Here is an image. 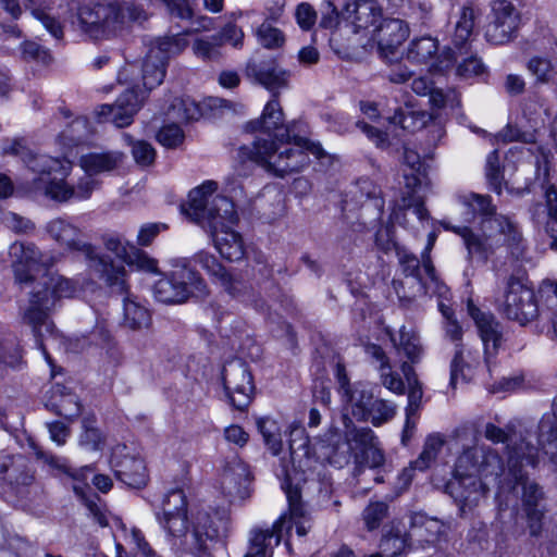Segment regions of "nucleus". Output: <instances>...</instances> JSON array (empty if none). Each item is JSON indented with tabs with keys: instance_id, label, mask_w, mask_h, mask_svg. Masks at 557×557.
Listing matches in <instances>:
<instances>
[{
	"instance_id": "obj_53",
	"label": "nucleus",
	"mask_w": 557,
	"mask_h": 557,
	"mask_svg": "<svg viewBox=\"0 0 557 557\" xmlns=\"http://www.w3.org/2000/svg\"><path fill=\"white\" fill-rule=\"evenodd\" d=\"M166 115L176 122L198 120L201 115L199 106L189 98H175L170 104Z\"/></svg>"
},
{
	"instance_id": "obj_42",
	"label": "nucleus",
	"mask_w": 557,
	"mask_h": 557,
	"mask_svg": "<svg viewBox=\"0 0 557 557\" xmlns=\"http://www.w3.org/2000/svg\"><path fill=\"white\" fill-rule=\"evenodd\" d=\"M396 255L403 273L414 280L417 293L412 297L417 294H425L426 287L422 276V272H424L422 260L420 261L416 255L405 248H397Z\"/></svg>"
},
{
	"instance_id": "obj_11",
	"label": "nucleus",
	"mask_w": 557,
	"mask_h": 557,
	"mask_svg": "<svg viewBox=\"0 0 557 557\" xmlns=\"http://www.w3.org/2000/svg\"><path fill=\"white\" fill-rule=\"evenodd\" d=\"M137 73V67L134 65H125L117 74V81L121 84H127L131 87L122 92L114 103L101 104L97 109V115L100 119L111 121L116 127H126L134 121V116L138 113L146 101V91H137L135 87V77H131Z\"/></svg>"
},
{
	"instance_id": "obj_58",
	"label": "nucleus",
	"mask_w": 557,
	"mask_h": 557,
	"mask_svg": "<svg viewBox=\"0 0 557 557\" xmlns=\"http://www.w3.org/2000/svg\"><path fill=\"white\" fill-rule=\"evenodd\" d=\"M409 533L400 531H391L381 540L380 547L388 557H397L409 548Z\"/></svg>"
},
{
	"instance_id": "obj_39",
	"label": "nucleus",
	"mask_w": 557,
	"mask_h": 557,
	"mask_svg": "<svg viewBox=\"0 0 557 557\" xmlns=\"http://www.w3.org/2000/svg\"><path fill=\"white\" fill-rule=\"evenodd\" d=\"M92 135V128L87 117L79 116L73 120L58 136L60 145L73 148L85 144Z\"/></svg>"
},
{
	"instance_id": "obj_60",
	"label": "nucleus",
	"mask_w": 557,
	"mask_h": 557,
	"mask_svg": "<svg viewBox=\"0 0 557 557\" xmlns=\"http://www.w3.org/2000/svg\"><path fill=\"white\" fill-rule=\"evenodd\" d=\"M79 445L86 450H101L104 441L100 431L95 426L94 418H85L83 420V433L79 436Z\"/></svg>"
},
{
	"instance_id": "obj_51",
	"label": "nucleus",
	"mask_w": 557,
	"mask_h": 557,
	"mask_svg": "<svg viewBox=\"0 0 557 557\" xmlns=\"http://www.w3.org/2000/svg\"><path fill=\"white\" fill-rule=\"evenodd\" d=\"M474 21L475 13L473 8L469 5L462 7L455 23L453 35V42L457 48L461 49L468 41L473 32Z\"/></svg>"
},
{
	"instance_id": "obj_7",
	"label": "nucleus",
	"mask_w": 557,
	"mask_h": 557,
	"mask_svg": "<svg viewBox=\"0 0 557 557\" xmlns=\"http://www.w3.org/2000/svg\"><path fill=\"white\" fill-rule=\"evenodd\" d=\"M146 20L143 8L117 0H101L83 4L77 10L81 30L94 40L110 39L120 35L129 22Z\"/></svg>"
},
{
	"instance_id": "obj_10",
	"label": "nucleus",
	"mask_w": 557,
	"mask_h": 557,
	"mask_svg": "<svg viewBox=\"0 0 557 557\" xmlns=\"http://www.w3.org/2000/svg\"><path fill=\"white\" fill-rule=\"evenodd\" d=\"M207 293L203 278L186 263L176 267L153 286L156 299L163 304H183L190 297H203Z\"/></svg>"
},
{
	"instance_id": "obj_25",
	"label": "nucleus",
	"mask_w": 557,
	"mask_h": 557,
	"mask_svg": "<svg viewBox=\"0 0 557 557\" xmlns=\"http://www.w3.org/2000/svg\"><path fill=\"white\" fill-rule=\"evenodd\" d=\"M544 201H537L529 207V214L536 226H542L550 237V248L557 250V184L549 186L544 195Z\"/></svg>"
},
{
	"instance_id": "obj_15",
	"label": "nucleus",
	"mask_w": 557,
	"mask_h": 557,
	"mask_svg": "<svg viewBox=\"0 0 557 557\" xmlns=\"http://www.w3.org/2000/svg\"><path fill=\"white\" fill-rule=\"evenodd\" d=\"M15 281L29 284L40 272L53 265V258L42 253L34 244L15 242L10 247Z\"/></svg>"
},
{
	"instance_id": "obj_63",
	"label": "nucleus",
	"mask_w": 557,
	"mask_h": 557,
	"mask_svg": "<svg viewBox=\"0 0 557 557\" xmlns=\"http://www.w3.org/2000/svg\"><path fill=\"white\" fill-rule=\"evenodd\" d=\"M125 140L132 146V154L137 164L149 166L154 162L156 150L151 144L145 140H133L131 135H124Z\"/></svg>"
},
{
	"instance_id": "obj_5",
	"label": "nucleus",
	"mask_w": 557,
	"mask_h": 557,
	"mask_svg": "<svg viewBox=\"0 0 557 557\" xmlns=\"http://www.w3.org/2000/svg\"><path fill=\"white\" fill-rule=\"evenodd\" d=\"M343 423L346 429L344 440L335 426L319 438L322 456L336 468L348 465L351 458L359 467H381L385 458L374 432L370 428H356L347 413L343 414Z\"/></svg>"
},
{
	"instance_id": "obj_57",
	"label": "nucleus",
	"mask_w": 557,
	"mask_h": 557,
	"mask_svg": "<svg viewBox=\"0 0 557 557\" xmlns=\"http://www.w3.org/2000/svg\"><path fill=\"white\" fill-rule=\"evenodd\" d=\"M191 49L194 54L203 61H218L222 57L220 39L214 35L197 38Z\"/></svg>"
},
{
	"instance_id": "obj_3",
	"label": "nucleus",
	"mask_w": 557,
	"mask_h": 557,
	"mask_svg": "<svg viewBox=\"0 0 557 557\" xmlns=\"http://www.w3.org/2000/svg\"><path fill=\"white\" fill-rule=\"evenodd\" d=\"M157 519L170 536L172 549L176 553L203 556L208 542L219 539L222 521L207 511H198L193 519L191 529L187 527V502L184 491L172 488L164 494L161 511Z\"/></svg>"
},
{
	"instance_id": "obj_14",
	"label": "nucleus",
	"mask_w": 557,
	"mask_h": 557,
	"mask_svg": "<svg viewBox=\"0 0 557 557\" xmlns=\"http://www.w3.org/2000/svg\"><path fill=\"white\" fill-rule=\"evenodd\" d=\"M502 313L509 320L527 324L534 318L540 319L541 308L539 307L532 288L527 286L517 277H509L502 302Z\"/></svg>"
},
{
	"instance_id": "obj_13",
	"label": "nucleus",
	"mask_w": 557,
	"mask_h": 557,
	"mask_svg": "<svg viewBox=\"0 0 557 557\" xmlns=\"http://www.w3.org/2000/svg\"><path fill=\"white\" fill-rule=\"evenodd\" d=\"M301 128H307V125L300 121L284 123V114L276 95L265 104L261 116L246 125L248 132H259L257 137L273 140L275 145H284V141H289L293 133H297Z\"/></svg>"
},
{
	"instance_id": "obj_47",
	"label": "nucleus",
	"mask_w": 557,
	"mask_h": 557,
	"mask_svg": "<svg viewBox=\"0 0 557 557\" xmlns=\"http://www.w3.org/2000/svg\"><path fill=\"white\" fill-rule=\"evenodd\" d=\"M123 299L124 324L132 330L146 327L150 323L149 311L129 297L128 289Z\"/></svg>"
},
{
	"instance_id": "obj_17",
	"label": "nucleus",
	"mask_w": 557,
	"mask_h": 557,
	"mask_svg": "<svg viewBox=\"0 0 557 557\" xmlns=\"http://www.w3.org/2000/svg\"><path fill=\"white\" fill-rule=\"evenodd\" d=\"M224 388L231 404L238 410H245L255 389L252 375L246 362L235 359L227 362L222 371Z\"/></svg>"
},
{
	"instance_id": "obj_49",
	"label": "nucleus",
	"mask_w": 557,
	"mask_h": 557,
	"mask_svg": "<svg viewBox=\"0 0 557 557\" xmlns=\"http://www.w3.org/2000/svg\"><path fill=\"white\" fill-rule=\"evenodd\" d=\"M523 117L530 123V127L536 128L544 124V116L548 115L545 99L537 94L530 95L522 103Z\"/></svg>"
},
{
	"instance_id": "obj_19",
	"label": "nucleus",
	"mask_w": 557,
	"mask_h": 557,
	"mask_svg": "<svg viewBox=\"0 0 557 557\" xmlns=\"http://www.w3.org/2000/svg\"><path fill=\"white\" fill-rule=\"evenodd\" d=\"M111 467L116 478L133 488H141L148 480L144 459L125 444H117L112 449Z\"/></svg>"
},
{
	"instance_id": "obj_22",
	"label": "nucleus",
	"mask_w": 557,
	"mask_h": 557,
	"mask_svg": "<svg viewBox=\"0 0 557 557\" xmlns=\"http://www.w3.org/2000/svg\"><path fill=\"white\" fill-rule=\"evenodd\" d=\"M0 480L7 484L12 494L24 498L28 486L34 482V474L24 456L2 453L0 454Z\"/></svg>"
},
{
	"instance_id": "obj_37",
	"label": "nucleus",
	"mask_w": 557,
	"mask_h": 557,
	"mask_svg": "<svg viewBox=\"0 0 557 557\" xmlns=\"http://www.w3.org/2000/svg\"><path fill=\"white\" fill-rule=\"evenodd\" d=\"M123 160V153L117 151L92 152L82 156L79 163L86 174L95 175L116 169Z\"/></svg>"
},
{
	"instance_id": "obj_33",
	"label": "nucleus",
	"mask_w": 557,
	"mask_h": 557,
	"mask_svg": "<svg viewBox=\"0 0 557 557\" xmlns=\"http://www.w3.org/2000/svg\"><path fill=\"white\" fill-rule=\"evenodd\" d=\"M366 351L369 356L375 359L379 364V371L382 384L391 392L401 395L405 393V384L401 377L392 371L389 360L386 357L383 348L376 344H370L367 346Z\"/></svg>"
},
{
	"instance_id": "obj_46",
	"label": "nucleus",
	"mask_w": 557,
	"mask_h": 557,
	"mask_svg": "<svg viewBox=\"0 0 557 557\" xmlns=\"http://www.w3.org/2000/svg\"><path fill=\"white\" fill-rule=\"evenodd\" d=\"M103 245L109 252H112L116 260H113L110 256L106 255L114 264H119L123 268L125 274V288L124 290H111L113 294H124L127 290V272L125 270L124 264L126 263L128 256L131 253L132 244L124 242L122 237L115 234H108L103 236ZM101 255V252H99ZM104 256V253H102Z\"/></svg>"
},
{
	"instance_id": "obj_2",
	"label": "nucleus",
	"mask_w": 557,
	"mask_h": 557,
	"mask_svg": "<svg viewBox=\"0 0 557 557\" xmlns=\"http://www.w3.org/2000/svg\"><path fill=\"white\" fill-rule=\"evenodd\" d=\"M215 189L216 183L208 181L190 190L182 212L208 230L214 247L224 259L237 261L244 257L242 236L233 228L238 216L233 201L215 194Z\"/></svg>"
},
{
	"instance_id": "obj_62",
	"label": "nucleus",
	"mask_w": 557,
	"mask_h": 557,
	"mask_svg": "<svg viewBox=\"0 0 557 557\" xmlns=\"http://www.w3.org/2000/svg\"><path fill=\"white\" fill-rule=\"evenodd\" d=\"M527 69L539 84H547L554 81L555 71L550 60L547 58L532 57L527 63Z\"/></svg>"
},
{
	"instance_id": "obj_8",
	"label": "nucleus",
	"mask_w": 557,
	"mask_h": 557,
	"mask_svg": "<svg viewBox=\"0 0 557 557\" xmlns=\"http://www.w3.org/2000/svg\"><path fill=\"white\" fill-rule=\"evenodd\" d=\"M47 233L70 251H81L88 260L91 273L102 281L111 290H124L125 274L121 265L114 264L108 257L102 256L91 245L84 240V235L71 222L58 218L46 225Z\"/></svg>"
},
{
	"instance_id": "obj_41",
	"label": "nucleus",
	"mask_w": 557,
	"mask_h": 557,
	"mask_svg": "<svg viewBox=\"0 0 557 557\" xmlns=\"http://www.w3.org/2000/svg\"><path fill=\"white\" fill-rule=\"evenodd\" d=\"M189 32H183L175 35H169L160 37L156 40V44L150 48V54H154L157 58L168 63V60L176 54H180L188 46L186 35Z\"/></svg>"
},
{
	"instance_id": "obj_40",
	"label": "nucleus",
	"mask_w": 557,
	"mask_h": 557,
	"mask_svg": "<svg viewBox=\"0 0 557 557\" xmlns=\"http://www.w3.org/2000/svg\"><path fill=\"white\" fill-rule=\"evenodd\" d=\"M219 283L233 298L252 305L258 310L263 309L264 302L261 299H257L251 286L244 280L227 273Z\"/></svg>"
},
{
	"instance_id": "obj_35",
	"label": "nucleus",
	"mask_w": 557,
	"mask_h": 557,
	"mask_svg": "<svg viewBox=\"0 0 557 557\" xmlns=\"http://www.w3.org/2000/svg\"><path fill=\"white\" fill-rule=\"evenodd\" d=\"M343 401L350 409L351 414L359 421H367L369 418L368 408L373 400V393L361 382L354 383V387L343 397Z\"/></svg>"
},
{
	"instance_id": "obj_28",
	"label": "nucleus",
	"mask_w": 557,
	"mask_h": 557,
	"mask_svg": "<svg viewBox=\"0 0 557 557\" xmlns=\"http://www.w3.org/2000/svg\"><path fill=\"white\" fill-rule=\"evenodd\" d=\"M249 481L247 465L235 457L223 469L220 480L221 490L231 498V502L243 500L249 496Z\"/></svg>"
},
{
	"instance_id": "obj_1",
	"label": "nucleus",
	"mask_w": 557,
	"mask_h": 557,
	"mask_svg": "<svg viewBox=\"0 0 557 557\" xmlns=\"http://www.w3.org/2000/svg\"><path fill=\"white\" fill-rule=\"evenodd\" d=\"M461 203L466 209V221L480 220V233H474L469 226H456L449 222H442V225L462 238L469 261L486 263L503 251L516 259L523 256L525 242L518 224L510 216L497 213L490 196L469 194L461 198Z\"/></svg>"
},
{
	"instance_id": "obj_43",
	"label": "nucleus",
	"mask_w": 557,
	"mask_h": 557,
	"mask_svg": "<svg viewBox=\"0 0 557 557\" xmlns=\"http://www.w3.org/2000/svg\"><path fill=\"white\" fill-rule=\"evenodd\" d=\"M354 12L352 24L356 29L375 28L382 18V9L374 0H355Z\"/></svg>"
},
{
	"instance_id": "obj_9",
	"label": "nucleus",
	"mask_w": 557,
	"mask_h": 557,
	"mask_svg": "<svg viewBox=\"0 0 557 557\" xmlns=\"http://www.w3.org/2000/svg\"><path fill=\"white\" fill-rule=\"evenodd\" d=\"M29 164L32 172L38 174L37 181L44 185L46 195L55 201L88 199L96 187V181L89 174L82 177L76 186L69 185L65 178L72 163L66 158L42 156L32 159Z\"/></svg>"
},
{
	"instance_id": "obj_16",
	"label": "nucleus",
	"mask_w": 557,
	"mask_h": 557,
	"mask_svg": "<svg viewBox=\"0 0 557 557\" xmlns=\"http://www.w3.org/2000/svg\"><path fill=\"white\" fill-rule=\"evenodd\" d=\"M457 471H469L480 479L497 481L504 473L502 457L490 446L466 448L457 459Z\"/></svg>"
},
{
	"instance_id": "obj_56",
	"label": "nucleus",
	"mask_w": 557,
	"mask_h": 557,
	"mask_svg": "<svg viewBox=\"0 0 557 557\" xmlns=\"http://www.w3.org/2000/svg\"><path fill=\"white\" fill-rule=\"evenodd\" d=\"M445 440L441 434H431L426 437L423 450L420 456L412 462V467L420 471L429 468L436 459L437 455L444 446Z\"/></svg>"
},
{
	"instance_id": "obj_23",
	"label": "nucleus",
	"mask_w": 557,
	"mask_h": 557,
	"mask_svg": "<svg viewBox=\"0 0 557 557\" xmlns=\"http://www.w3.org/2000/svg\"><path fill=\"white\" fill-rule=\"evenodd\" d=\"M468 312L476 325L484 347V361L487 370L491 371L493 359L503 342L502 325L493 314L481 311L471 301L468 304Z\"/></svg>"
},
{
	"instance_id": "obj_21",
	"label": "nucleus",
	"mask_w": 557,
	"mask_h": 557,
	"mask_svg": "<svg viewBox=\"0 0 557 557\" xmlns=\"http://www.w3.org/2000/svg\"><path fill=\"white\" fill-rule=\"evenodd\" d=\"M446 485L449 495L459 505L462 515L475 507L488 491L487 483L469 471L458 472Z\"/></svg>"
},
{
	"instance_id": "obj_50",
	"label": "nucleus",
	"mask_w": 557,
	"mask_h": 557,
	"mask_svg": "<svg viewBox=\"0 0 557 557\" xmlns=\"http://www.w3.org/2000/svg\"><path fill=\"white\" fill-rule=\"evenodd\" d=\"M257 426L272 454L278 455L283 448L282 429L278 422L272 418L263 417L257 420Z\"/></svg>"
},
{
	"instance_id": "obj_24",
	"label": "nucleus",
	"mask_w": 557,
	"mask_h": 557,
	"mask_svg": "<svg viewBox=\"0 0 557 557\" xmlns=\"http://www.w3.org/2000/svg\"><path fill=\"white\" fill-rule=\"evenodd\" d=\"M521 474V478H517V475L511 473L515 481L522 485V510L527 518L530 534L539 536L542 532L545 513L544 506L542 505L543 492L535 482L528 480L522 470Z\"/></svg>"
},
{
	"instance_id": "obj_18",
	"label": "nucleus",
	"mask_w": 557,
	"mask_h": 557,
	"mask_svg": "<svg viewBox=\"0 0 557 557\" xmlns=\"http://www.w3.org/2000/svg\"><path fill=\"white\" fill-rule=\"evenodd\" d=\"M491 21L486 26L485 38L493 45L510 41L519 28L521 16L508 0H494L491 4Z\"/></svg>"
},
{
	"instance_id": "obj_6",
	"label": "nucleus",
	"mask_w": 557,
	"mask_h": 557,
	"mask_svg": "<svg viewBox=\"0 0 557 557\" xmlns=\"http://www.w3.org/2000/svg\"><path fill=\"white\" fill-rule=\"evenodd\" d=\"M242 151L250 160L264 168L276 176L299 172L310 162L309 153L315 158H322L323 148L319 143L310 141L307 138V128L293 133L289 141L284 145H275L263 137H256L251 147H243Z\"/></svg>"
},
{
	"instance_id": "obj_44",
	"label": "nucleus",
	"mask_w": 557,
	"mask_h": 557,
	"mask_svg": "<svg viewBox=\"0 0 557 557\" xmlns=\"http://www.w3.org/2000/svg\"><path fill=\"white\" fill-rule=\"evenodd\" d=\"M541 294L544 302L540 311V321L549 325L557 339V283L545 284Z\"/></svg>"
},
{
	"instance_id": "obj_32",
	"label": "nucleus",
	"mask_w": 557,
	"mask_h": 557,
	"mask_svg": "<svg viewBox=\"0 0 557 557\" xmlns=\"http://www.w3.org/2000/svg\"><path fill=\"white\" fill-rule=\"evenodd\" d=\"M286 496L289 504L288 515H286V522L283 525V531L289 535L293 527L296 529L298 536H306L312 528L311 518L305 512L302 506L299 503V493L297 490H288Z\"/></svg>"
},
{
	"instance_id": "obj_54",
	"label": "nucleus",
	"mask_w": 557,
	"mask_h": 557,
	"mask_svg": "<svg viewBox=\"0 0 557 557\" xmlns=\"http://www.w3.org/2000/svg\"><path fill=\"white\" fill-rule=\"evenodd\" d=\"M26 9H29L32 15L38 20L50 35L60 40L63 38V26L61 22L49 12L39 8L40 0H24Z\"/></svg>"
},
{
	"instance_id": "obj_64",
	"label": "nucleus",
	"mask_w": 557,
	"mask_h": 557,
	"mask_svg": "<svg viewBox=\"0 0 557 557\" xmlns=\"http://www.w3.org/2000/svg\"><path fill=\"white\" fill-rule=\"evenodd\" d=\"M156 138L159 144L166 148H176L183 143L185 135L178 124L173 122L163 125L157 133Z\"/></svg>"
},
{
	"instance_id": "obj_12",
	"label": "nucleus",
	"mask_w": 557,
	"mask_h": 557,
	"mask_svg": "<svg viewBox=\"0 0 557 557\" xmlns=\"http://www.w3.org/2000/svg\"><path fill=\"white\" fill-rule=\"evenodd\" d=\"M484 437L494 444H505L508 455L509 472L521 478V467L529 465L535 467L539 462V449L525 438L517 442L513 426L508 424L499 428L494 423H486L483 431Z\"/></svg>"
},
{
	"instance_id": "obj_4",
	"label": "nucleus",
	"mask_w": 557,
	"mask_h": 557,
	"mask_svg": "<svg viewBox=\"0 0 557 557\" xmlns=\"http://www.w3.org/2000/svg\"><path fill=\"white\" fill-rule=\"evenodd\" d=\"M76 292L75 283L60 275L45 276L30 293L28 304L21 310L22 323L32 331L36 347L42 352L54 375L52 358L45 342L55 338V326L51 312L58 299L69 298Z\"/></svg>"
},
{
	"instance_id": "obj_20",
	"label": "nucleus",
	"mask_w": 557,
	"mask_h": 557,
	"mask_svg": "<svg viewBox=\"0 0 557 557\" xmlns=\"http://www.w3.org/2000/svg\"><path fill=\"white\" fill-rule=\"evenodd\" d=\"M352 199L360 206L359 221L367 228L381 223L384 210V199L381 188L369 178L357 181Z\"/></svg>"
},
{
	"instance_id": "obj_30",
	"label": "nucleus",
	"mask_w": 557,
	"mask_h": 557,
	"mask_svg": "<svg viewBox=\"0 0 557 557\" xmlns=\"http://www.w3.org/2000/svg\"><path fill=\"white\" fill-rule=\"evenodd\" d=\"M46 408L67 420L77 418L82 412L79 398L62 384H54L50 389Z\"/></svg>"
},
{
	"instance_id": "obj_59",
	"label": "nucleus",
	"mask_w": 557,
	"mask_h": 557,
	"mask_svg": "<svg viewBox=\"0 0 557 557\" xmlns=\"http://www.w3.org/2000/svg\"><path fill=\"white\" fill-rule=\"evenodd\" d=\"M259 44L267 49H278L285 44V36L281 29L274 27L270 20H265L256 32Z\"/></svg>"
},
{
	"instance_id": "obj_29",
	"label": "nucleus",
	"mask_w": 557,
	"mask_h": 557,
	"mask_svg": "<svg viewBox=\"0 0 557 557\" xmlns=\"http://www.w3.org/2000/svg\"><path fill=\"white\" fill-rule=\"evenodd\" d=\"M285 522L286 515H281L271 528H253L250 531L249 548L245 557H271L273 547L278 545L283 537Z\"/></svg>"
},
{
	"instance_id": "obj_36",
	"label": "nucleus",
	"mask_w": 557,
	"mask_h": 557,
	"mask_svg": "<svg viewBox=\"0 0 557 557\" xmlns=\"http://www.w3.org/2000/svg\"><path fill=\"white\" fill-rule=\"evenodd\" d=\"M443 532V524L434 518H429L424 513L416 512L410 517V539H416L420 543H434Z\"/></svg>"
},
{
	"instance_id": "obj_52",
	"label": "nucleus",
	"mask_w": 557,
	"mask_h": 557,
	"mask_svg": "<svg viewBox=\"0 0 557 557\" xmlns=\"http://www.w3.org/2000/svg\"><path fill=\"white\" fill-rule=\"evenodd\" d=\"M539 445L545 455L552 459L557 455V421L552 418L542 419L539 424Z\"/></svg>"
},
{
	"instance_id": "obj_31",
	"label": "nucleus",
	"mask_w": 557,
	"mask_h": 557,
	"mask_svg": "<svg viewBox=\"0 0 557 557\" xmlns=\"http://www.w3.org/2000/svg\"><path fill=\"white\" fill-rule=\"evenodd\" d=\"M129 65L137 67V73L131 75V77H135L136 84L138 85L135 89H137V91H146V98L150 90L163 82L165 76L166 63L154 54L147 53L140 69L134 63Z\"/></svg>"
},
{
	"instance_id": "obj_48",
	"label": "nucleus",
	"mask_w": 557,
	"mask_h": 557,
	"mask_svg": "<svg viewBox=\"0 0 557 557\" xmlns=\"http://www.w3.org/2000/svg\"><path fill=\"white\" fill-rule=\"evenodd\" d=\"M438 51V41L431 36H422L413 39L408 48L407 58L411 62L426 63L433 59Z\"/></svg>"
},
{
	"instance_id": "obj_45",
	"label": "nucleus",
	"mask_w": 557,
	"mask_h": 557,
	"mask_svg": "<svg viewBox=\"0 0 557 557\" xmlns=\"http://www.w3.org/2000/svg\"><path fill=\"white\" fill-rule=\"evenodd\" d=\"M394 347L398 351H403L405 356L412 362H418L421 359L423 348L420 343V337L413 329H407L403 325L399 330V338L391 336Z\"/></svg>"
},
{
	"instance_id": "obj_26",
	"label": "nucleus",
	"mask_w": 557,
	"mask_h": 557,
	"mask_svg": "<svg viewBox=\"0 0 557 557\" xmlns=\"http://www.w3.org/2000/svg\"><path fill=\"white\" fill-rule=\"evenodd\" d=\"M409 35L406 23L399 18H383L373 29L381 57L392 59Z\"/></svg>"
},
{
	"instance_id": "obj_27",
	"label": "nucleus",
	"mask_w": 557,
	"mask_h": 557,
	"mask_svg": "<svg viewBox=\"0 0 557 557\" xmlns=\"http://www.w3.org/2000/svg\"><path fill=\"white\" fill-rule=\"evenodd\" d=\"M246 73L248 77L272 92L285 88L289 78V73L281 67L274 58L249 61Z\"/></svg>"
},
{
	"instance_id": "obj_55",
	"label": "nucleus",
	"mask_w": 557,
	"mask_h": 557,
	"mask_svg": "<svg viewBox=\"0 0 557 557\" xmlns=\"http://www.w3.org/2000/svg\"><path fill=\"white\" fill-rule=\"evenodd\" d=\"M22 362V349L16 338L0 342V377L8 369H16Z\"/></svg>"
},
{
	"instance_id": "obj_61",
	"label": "nucleus",
	"mask_w": 557,
	"mask_h": 557,
	"mask_svg": "<svg viewBox=\"0 0 557 557\" xmlns=\"http://www.w3.org/2000/svg\"><path fill=\"white\" fill-rule=\"evenodd\" d=\"M368 411V420H370L374 426H380L395 417L396 405L392 401L377 398L372 400Z\"/></svg>"
},
{
	"instance_id": "obj_34",
	"label": "nucleus",
	"mask_w": 557,
	"mask_h": 557,
	"mask_svg": "<svg viewBox=\"0 0 557 557\" xmlns=\"http://www.w3.org/2000/svg\"><path fill=\"white\" fill-rule=\"evenodd\" d=\"M404 164L407 166L404 170L405 186L409 193H414L426 181V166L420 154L409 147L404 148Z\"/></svg>"
},
{
	"instance_id": "obj_38",
	"label": "nucleus",
	"mask_w": 557,
	"mask_h": 557,
	"mask_svg": "<svg viewBox=\"0 0 557 557\" xmlns=\"http://www.w3.org/2000/svg\"><path fill=\"white\" fill-rule=\"evenodd\" d=\"M408 405L406 407V421L403 430L401 442L404 445L410 441L413 436L418 412L421 407V401L423 397V389L420 382L416 384L408 385Z\"/></svg>"
}]
</instances>
